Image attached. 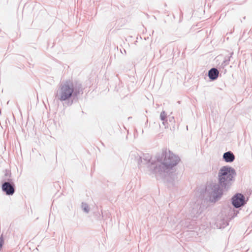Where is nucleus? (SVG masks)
<instances>
[{"mask_svg":"<svg viewBox=\"0 0 252 252\" xmlns=\"http://www.w3.org/2000/svg\"><path fill=\"white\" fill-rule=\"evenodd\" d=\"M160 117L161 118V119L162 120V121H164V120L166 119V113L165 112L163 111L161 113H160Z\"/></svg>","mask_w":252,"mask_h":252,"instance_id":"8","label":"nucleus"},{"mask_svg":"<svg viewBox=\"0 0 252 252\" xmlns=\"http://www.w3.org/2000/svg\"><path fill=\"white\" fill-rule=\"evenodd\" d=\"M1 245H0V249L1 248Z\"/></svg>","mask_w":252,"mask_h":252,"instance_id":"9","label":"nucleus"},{"mask_svg":"<svg viewBox=\"0 0 252 252\" xmlns=\"http://www.w3.org/2000/svg\"><path fill=\"white\" fill-rule=\"evenodd\" d=\"M219 73V71L217 69L212 68L209 71L208 76L212 80H215L218 78Z\"/></svg>","mask_w":252,"mask_h":252,"instance_id":"7","label":"nucleus"},{"mask_svg":"<svg viewBox=\"0 0 252 252\" xmlns=\"http://www.w3.org/2000/svg\"><path fill=\"white\" fill-rule=\"evenodd\" d=\"M223 158L227 162H232L234 159V155L230 152H226L223 154Z\"/></svg>","mask_w":252,"mask_h":252,"instance_id":"6","label":"nucleus"},{"mask_svg":"<svg viewBox=\"0 0 252 252\" xmlns=\"http://www.w3.org/2000/svg\"><path fill=\"white\" fill-rule=\"evenodd\" d=\"M245 197L241 193L237 194L232 198L233 205L236 208H238L245 204Z\"/></svg>","mask_w":252,"mask_h":252,"instance_id":"4","label":"nucleus"},{"mask_svg":"<svg viewBox=\"0 0 252 252\" xmlns=\"http://www.w3.org/2000/svg\"><path fill=\"white\" fill-rule=\"evenodd\" d=\"M78 93L76 89H74L72 82H67L61 88L59 99L61 101H64L70 98L73 94L77 95Z\"/></svg>","mask_w":252,"mask_h":252,"instance_id":"1","label":"nucleus"},{"mask_svg":"<svg viewBox=\"0 0 252 252\" xmlns=\"http://www.w3.org/2000/svg\"><path fill=\"white\" fill-rule=\"evenodd\" d=\"M163 156L164 157L163 164L167 168H171L176 165L179 160L178 158L169 151H165L163 154Z\"/></svg>","mask_w":252,"mask_h":252,"instance_id":"3","label":"nucleus"},{"mask_svg":"<svg viewBox=\"0 0 252 252\" xmlns=\"http://www.w3.org/2000/svg\"><path fill=\"white\" fill-rule=\"evenodd\" d=\"M2 189L7 195H12L15 191V189L12 185L9 182H5L2 184Z\"/></svg>","mask_w":252,"mask_h":252,"instance_id":"5","label":"nucleus"},{"mask_svg":"<svg viewBox=\"0 0 252 252\" xmlns=\"http://www.w3.org/2000/svg\"><path fill=\"white\" fill-rule=\"evenodd\" d=\"M234 171L230 167L223 166L219 171V179L220 183L226 186L232 180L233 177Z\"/></svg>","mask_w":252,"mask_h":252,"instance_id":"2","label":"nucleus"}]
</instances>
